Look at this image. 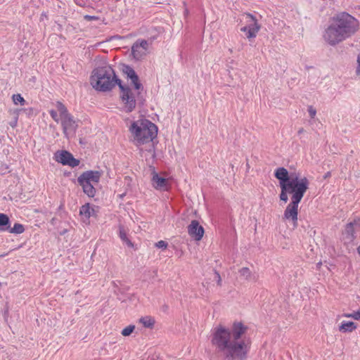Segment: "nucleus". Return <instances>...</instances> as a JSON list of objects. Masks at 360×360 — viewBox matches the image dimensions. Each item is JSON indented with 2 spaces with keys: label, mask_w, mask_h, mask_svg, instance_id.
I'll return each mask as SVG.
<instances>
[{
  "label": "nucleus",
  "mask_w": 360,
  "mask_h": 360,
  "mask_svg": "<svg viewBox=\"0 0 360 360\" xmlns=\"http://www.w3.org/2000/svg\"><path fill=\"white\" fill-rule=\"evenodd\" d=\"M248 327L236 321L231 329L219 325L212 333L211 342L224 360H246L250 349V341L241 339Z\"/></svg>",
  "instance_id": "1"
},
{
  "label": "nucleus",
  "mask_w": 360,
  "mask_h": 360,
  "mask_svg": "<svg viewBox=\"0 0 360 360\" xmlns=\"http://www.w3.org/2000/svg\"><path fill=\"white\" fill-rule=\"evenodd\" d=\"M274 176L279 181L280 200L287 202L288 194H292L291 202L284 211L283 219L292 221L293 227L296 228L298 220V206L309 188V181L307 177L300 179L297 175L290 176L288 169L283 167H278L275 170Z\"/></svg>",
  "instance_id": "2"
},
{
  "label": "nucleus",
  "mask_w": 360,
  "mask_h": 360,
  "mask_svg": "<svg viewBox=\"0 0 360 360\" xmlns=\"http://www.w3.org/2000/svg\"><path fill=\"white\" fill-rule=\"evenodd\" d=\"M359 26L354 17L346 12L341 13L333 18V22L325 30L323 38L328 44L335 46L354 35Z\"/></svg>",
  "instance_id": "3"
},
{
  "label": "nucleus",
  "mask_w": 360,
  "mask_h": 360,
  "mask_svg": "<svg viewBox=\"0 0 360 360\" xmlns=\"http://www.w3.org/2000/svg\"><path fill=\"white\" fill-rule=\"evenodd\" d=\"M121 81L110 65L94 68L90 77V83L93 88L103 92L110 91L115 85L118 86V82Z\"/></svg>",
  "instance_id": "4"
},
{
  "label": "nucleus",
  "mask_w": 360,
  "mask_h": 360,
  "mask_svg": "<svg viewBox=\"0 0 360 360\" xmlns=\"http://www.w3.org/2000/svg\"><path fill=\"white\" fill-rule=\"evenodd\" d=\"M134 141L141 145L153 141L158 135V127L147 119L134 121L129 129Z\"/></svg>",
  "instance_id": "5"
},
{
  "label": "nucleus",
  "mask_w": 360,
  "mask_h": 360,
  "mask_svg": "<svg viewBox=\"0 0 360 360\" xmlns=\"http://www.w3.org/2000/svg\"><path fill=\"white\" fill-rule=\"evenodd\" d=\"M120 89V97L123 103L125 112H131L134 111L136 106V103H142L143 99L140 96V90L136 91V96H135L133 90L128 86L123 84L122 82H118Z\"/></svg>",
  "instance_id": "6"
},
{
  "label": "nucleus",
  "mask_w": 360,
  "mask_h": 360,
  "mask_svg": "<svg viewBox=\"0 0 360 360\" xmlns=\"http://www.w3.org/2000/svg\"><path fill=\"white\" fill-rule=\"evenodd\" d=\"M102 172L96 170H88L80 174L77 179L78 184L82 187L84 193L89 197H94L96 188L92 184H98Z\"/></svg>",
  "instance_id": "7"
},
{
  "label": "nucleus",
  "mask_w": 360,
  "mask_h": 360,
  "mask_svg": "<svg viewBox=\"0 0 360 360\" xmlns=\"http://www.w3.org/2000/svg\"><path fill=\"white\" fill-rule=\"evenodd\" d=\"M56 107L60 112L61 117V126L64 135L66 137H68L69 134H75L78 125L72 115L68 112L67 108L60 101H57L56 103Z\"/></svg>",
  "instance_id": "8"
},
{
  "label": "nucleus",
  "mask_w": 360,
  "mask_h": 360,
  "mask_svg": "<svg viewBox=\"0 0 360 360\" xmlns=\"http://www.w3.org/2000/svg\"><path fill=\"white\" fill-rule=\"evenodd\" d=\"M56 160L63 165H68L72 167L79 165V160L74 158L72 154L67 150L58 151L55 153Z\"/></svg>",
  "instance_id": "9"
},
{
  "label": "nucleus",
  "mask_w": 360,
  "mask_h": 360,
  "mask_svg": "<svg viewBox=\"0 0 360 360\" xmlns=\"http://www.w3.org/2000/svg\"><path fill=\"white\" fill-rule=\"evenodd\" d=\"M123 74L130 79L131 84L134 85L135 91L143 90V86L139 81V78L135 70L129 65H123L122 68Z\"/></svg>",
  "instance_id": "10"
},
{
  "label": "nucleus",
  "mask_w": 360,
  "mask_h": 360,
  "mask_svg": "<svg viewBox=\"0 0 360 360\" xmlns=\"http://www.w3.org/2000/svg\"><path fill=\"white\" fill-rule=\"evenodd\" d=\"M247 18L250 20L248 21V25H247L248 27V34H246L248 39L255 38L257 36V34L259 31L261 26L258 23L257 20L255 16H254L252 13H245Z\"/></svg>",
  "instance_id": "11"
},
{
  "label": "nucleus",
  "mask_w": 360,
  "mask_h": 360,
  "mask_svg": "<svg viewBox=\"0 0 360 360\" xmlns=\"http://www.w3.org/2000/svg\"><path fill=\"white\" fill-rule=\"evenodd\" d=\"M204 232L203 227L200 225L197 220L191 221V224L188 226V234L195 240H201L203 237Z\"/></svg>",
  "instance_id": "12"
},
{
  "label": "nucleus",
  "mask_w": 360,
  "mask_h": 360,
  "mask_svg": "<svg viewBox=\"0 0 360 360\" xmlns=\"http://www.w3.org/2000/svg\"><path fill=\"white\" fill-rule=\"evenodd\" d=\"M152 182L153 186L155 189L162 191L168 190V179L160 176L155 172H153Z\"/></svg>",
  "instance_id": "13"
},
{
  "label": "nucleus",
  "mask_w": 360,
  "mask_h": 360,
  "mask_svg": "<svg viewBox=\"0 0 360 360\" xmlns=\"http://www.w3.org/2000/svg\"><path fill=\"white\" fill-rule=\"evenodd\" d=\"M355 232L356 230L354 229L353 225L350 222L347 223L345 225V230L342 233L344 239L346 240L347 243L353 242L356 238Z\"/></svg>",
  "instance_id": "14"
},
{
  "label": "nucleus",
  "mask_w": 360,
  "mask_h": 360,
  "mask_svg": "<svg viewBox=\"0 0 360 360\" xmlns=\"http://www.w3.org/2000/svg\"><path fill=\"white\" fill-rule=\"evenodd\" d=\"M79 214L86 219H89L91 216H96V211L94 207H91L89 203H86L80 207Z\"/></svg>",
  "instance_id": "15"
},
{
  "label": "nucleus",
  "mask_w": 360,
  "mask_h": 360,
  "mask_svg": "<svg viewBox=\"0 0 360 360\" xmlns=\"http://www.w3.org/2000/svg\"><path fill=\"white\" fill-rule=\"evenodd\" d=\"M356 324L353 321H342L339 326V330L342 333H350L356 328Z\"/></svg>",
  "instance_id": "16"
},
{
  "label": "nucleus",
  "mask_w": 360,
  "mask_h": 360,
  "mask_svg": "<svg viewBox=\"0 0 360 360\" xmlns=\"http://www.w3.org/2000/svg\"><path fill=\"white\" fill-rule=\"evenodd\" d=\"M11 225V221L8 215L0 213V231H7Z\"/></svg>",
  "instance_id": "17"
},
{
  "label": "nucleus",
  "mask_w": 360,
  "mask_h": 360,
  "mask_svg": "<svg viewBox=\"0 0 360 360\" xmlns=\"http://www.w3.org/2000/svg\"><path fill=\"white\" fill-rule=\"evenodd\" d=\"M239 274L241 276L245 277L247 281H257V276L252 274L250 269L248 267H243L239 270Z\"/></svg>",
  "instance_id": "18"
},
{
  "label": "nucleus",
  "mask_w": 360,
  "mask_h": 360,
  "mask_svg": "<svg viewBox=\"0 0 360 360\" xmlns=\"http://www.w3.org/2000/svg\"><path fill=\"white\" fill-rule=\"evenodd\" d=\"M131 53L133 55V57L136 60H139L143 58V56H146V53H144V51L141 49L138 44H136L135 43L133 44L131 47Z\"/></svg>",
  "instance_id": "19"
},
{
  "label": "nucleus",
  "mask_w": 360,
  "mask_h": 360,
  "mask_svg": "<svg viewBox=\"0 0 360 360\" xmlns=\"http://www.w3.org/2000/svg\"><path fill=\"white\" fill-rule=\"evenodd\" d=\"M119 236L120 239L125 243L127 246L129 247H133L134 244L131 243V241L129 240V238L127 236V233L123 227V226H119Z\"/></svg>",
  "instance_id": "20"
},
{
  "label": "nucleus",
  "mask_w": 360,
  "mask_h": 360,
  "mask_svg": "<svg viewBox=\"0 0 360 360\" xmlns=\"http://www.w3.org/2000/svg\"><path fill=\"white\" fill-rule=\"evenodd\" d=\"M140 322L144 327L152 328L155 324V320L150 316H145L140 319Z\"/></svg>",
  "instance_id": "21"
},
{
  "label": "nucleus",
  "mask_w": 360,
  "mask_h": 360,
  "mask_svg": "<svg viewBox=\"0 0 360 360\" xmlns=\"http://www.w3.org/2000/svg\"><path fill=\"white\" fill-rule=\"evenodd\" d=\"M9 233H16V234H20L25 231L24 226L19 223H15L12 228H9V229L7 231Z\"/></svg>",
  "instance_id": "22"
},
{
  "label": "nucleus",
  "mask_w": 360,
  "mask_h": 360,
  "mask_svg": "<svg viewBox=\"0 0 360 360\" xmlns=\"http://www.w3.org/2000/svg\"><path fill=\"white\" fill-rule=\"evenodd\" d=\"M12 99L15 105L20 103L21 105H25L26 103V101L20 94H13Z\"/></svg>",
  "instance_id": "23"
},
{
  "label": "nucleus",
  "mask_w": 360,
  "mask_h": 360,
  "mask_svg": "<svg viewBox=\"0 0 360 360\" xmlns=\"http://www.w3.org/2000/svg\"><path fill=\"white\" fill-rule=\"evenodd\" d=\"M136 44H138L139 47L143 51H144V53L146 54V51L148 48V41L146 39H138L134 42Z\"/></svg>",
  "instance_id": "24"
},
{
  "label": "nucleus",
  "mask_w": 360,
  "mask_h": 360,
  "mask_svg": "<svg viewBox=\"0 0 360 360\" xmlns=\"http://www.w3.org/2000/svg\"><path fill=\"white\" fill-rule=\"evenodd\" d=\"M342 316L347 318H352L356 321H360V308L357 311H354L350 314H344Z\"/></svg>",
  "instance_id": "25"
},
{
  "label": "nucleus",
  "mask_w": 360,
  "mask_h": 360,
  "mask_svg": "<svg viewBox=\"0 0 360 360\" xmlns=\"http://www.w3.org/2000/svg\"><path fill=\"white\" fill-rule=\"evenodd\" d=\"M134 329H135V326L129 325V326H127L126 328H124L122 330L121 334L123 336H129V335H130L133 333Z\"/></svg>",
  "instance_id": "26"
},
{
  "label": "nucleus",
  "mask_w": 360,
  "mask_h": 360,
  "mask_svg": "<svg viewBox=\"0 0 360 360\" xmlns=\"http://www.w3.org/2000/svg\"><path fill=\"white\" fill-rule=\"evenodd\" d=\"M349 222L353 225L356 231H360V217H355Z\"/></svg>",
  "instance_id": "27"
},
{
  "label": "nucleus",
  "mask_w": 360,
  "mask_h": 360,
  "mask_svg": "<svg viewBox=\"0 0 360 360\" xmlns=\"http://www.w3.org/2000/svg\"><path fill=\"white\" fill-rule=\"evenodd\" d=\"M49 114H50L51 117H52V119L55 122H56L57 123L59 122V118H58L57 112L55 110H53V109L50 110Z\"/></svg>",
  "instance_id": "28"
},
{
  "label": "nucleus",
  "mask_w": 360,
  "mask_h": 360,
  "mask_svg": "<svg viewBox=\"0 0 360 360\" xmlns=\"http://www.w3.org/2000/svg\"><path fill=\"white\" fill-rule=\"evenodd\" d=\"M167 245V243L165 240H160L155 243V247L161 249H166Z\"/></svg>",
  "instance_id": "29"
},
{
  "label": "nucleus",
  "mask_w": 360,
  "mask_h": 360,
  "mask_svg": "<svg viewBox=\"0 0 360 360\" xmlns=\"http://www.w3.org/2000/svg\"><path fill=\"white\" fill-rule=\"evenodd\" d=\"M307 111L311 118H314L316 114V110L311 105L308 107Z\"/></svg>",
  "instance_id": "30"
},
{
  "label": "nucleus",
  "mask_w": 360,
  "mask_h": 360,
  "mask_svg": "<svg viewBox=\"0 0 360 360\" xmlns=\"http://www.w3.org/2000/svg\"><path fill=\"white\" fill-rule=\"evenodd\" d=\"M84 20L87 21H91V20H98L99 18L98 16L95 15H85L84 16Z\"/></svg>",
  "instance_id": "31"
},
{
  "label": "nucleus",
  "mask_w": 360,
  "mask_h": 360,
  "mask_svg": "<svg viewBox=\"0 0 360 360\" xmlns=\"http://www.w3.org/2000/svg\"><path fill=\"white\" fill-rule=\"evenodd\" d=\"M214 274H215V278L217 279V283L219 286H221V276L219 274V273L214 270Z\"/></svg>",
  "instance_id": "32"
},
{
  "label": "nucleus",
  "mask_w": 360,
  "mask_h": 360,
  "mask_svg": "<svg viewBox=\"0 0 360 360\" xmlns=\"http://www.w3.org/2000/svg\"><path fill=\"white\" fill-rule=\"evenodd\" d=\"M17 123H18V116H16L14 118V120L12 122H11L9 124L11 127L15 128L17 126Z\"/></svg>",
  "instance_id": "33"
},
{
  "label": "nucleus",
  "mask_w": 360,
  "mask_h": 360,
  "mask_svg": "<svg viewBox=\"0 0 360 360\" xmlns=\"http://www.w3.org/2000/svg\"><path fill=\"white\" fill-rule=\"evenodd\" d=\"M240 31L241 32H246L247 34H248V26H244L243 27L240 28Z\"/></svg>",
  "instance_id": "34"
},
{
  "label": "nucleus",
  "mask_w": 360,
  "mask_h": 360,
  "mask_svg": "<svg viewBox=\"0 0 360 360\" xmlns=\"http://www.w3.org/2000/svg\"><path fill=\"white\" fill-rule=\"evenodd\" d=\"M357 62H358V68H357L356 72H359V71H360V53L358 56Z\"/></svg>",
  "instance_id": "35"
},
{
  "label": "nucleus",
  "mask_w": 360,
  "mask_h": 360,
  "mask_svg": "<svg viewBox=\"0 0 360 360\" xmlns=\"http://www.w3.org/2000/svg\"><path fill=\"white\" fill-rule=\"evenodd\" d=\"M330 176H331V173H330V172H327L324 174L323 178L326 179L329 178Z\"/></svg>",
  "instance_id": "36"
},
{
  "label": "nucleus",
  "mask_w": 360,
  "mask_h": 360,
  "mask_svg": "<svg viewBox=\"0 0 360 360\" xmlns=\"http://www.w3.org/2000/svg\"><path fill=\"white\" fill-rule=\"evenodd\" d=\"M304 131V129L303 128H300V129L298 130L297 133H298V134H302Z\"/></svg>",
  "instance_id": "37"
},
{
  "label": "nucleus",
  "mask_w": 360,
  "mask_h": 360,
  "mask_svg": "<svg viewBox=\"0 0 360 360\" xmlns=\"http://www.w3.org/2000/svg\"><path fill=\"white\" fill-rule=\"evenodd\" d=\"M153 157L154 158V157L155 156V150H154V148L153 149Z\"/></svg>",
  "instance_id": "38"
},
{
  "label": "nucleus",
  "mask_w": 360,
  "mask_h": 360,
  "mask_svg": "<svg viewBox=\"0 0 360 360\" xmlns=\"http://www.w3.org/2000/svg\"><path fill=\"white\" fill-rule=\"evenodd\" d=\"M320 265H321V262H319V263H318V264H317V266H320Z\"/></svg>",
  "instance_id": "39"
}]
</instances>
